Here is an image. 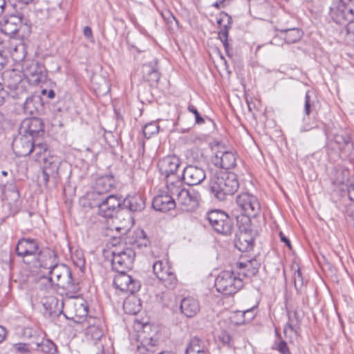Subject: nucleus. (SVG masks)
I'll use <instances>...</instances> for the list:
<instances>
[{"label": "nucleus", "mask_w": 354, "mask_h": 354, "mask_svg": "<svg viewBox=\"0 0 354 354\" xmlns=\"http://www.w3.org/2000/svg\"><path fill=\"white\" fill-rule=\"evenodd\" d=\"M313 104V101L311 100L309 91L306 92L305 95L304 104V113L306 115H309L311 111V106Z\"/></svg>", "instance_id": "obj_45"}, {"label": "nucleus", "mask_w": 354, "mask_h": 354, "mask_svg": "<svg viewBox=\"0 0 354 354\" xmlns=\"http://www.w3.org/2000/svg\"><path fill=\"white\" fill-rule=\"evenodd\" d=\"M236 156L232 151L218 150L212 158L213 164L224 169H232L236 166Z\"/></svg>", "instance_id": "obj_18"}, {"label": "nucleus", "mask_w": 354, "mask_h": 354, "mask_svg": "<svg viewBox=\"0 0 354 354\" xmlns=\"http://www.w3.org/2000/svg\"><path fill=\"white\" fill-rule=\"evenodd\" d=\"M42 95H47L49 99H53L55 96V93L53 89L48 91L47 89H43L41 91Z\"/></svg>", "instance_id": "obj_57"}, {"label": "nucleus", "mask_w": 354, "mask_h": 354, "mask_svg": "<svg viewBox=\"0 0 354 354\" xmlns=\"http://www.w3.org/2000/svg\"><path fill=\"white\" fill-rule=\"evenodd\" d=\"M123 206L131 212H141L145 208V200L140 194L129 196L123 201Z\"/></svg>", "instance_id": "obj_26"}, {"label": "nucleus", "mask_w": 354, "mask_h": 354, "mask_svg": "<svg viewBox=\"0 0 354 354\" xmlns=\"http://www.w3.org/2000/svg\"><path fill=\"white\" fill-rule=\"evenodd\" d=\"M37 254V266L48 270L55 266L57 256L54 250L45 248Z\"/></svg>", "instance_id": "obj_24"}, {"label": "nucleus", "mask_w": 354, "mask_h": 354, "mask_svg": "<svg viewBox=\"0 0 354 354\" xmlns=\"http://www.w3.org/2000/svg\"><path fill=\"white\" fill-rule=\"evenodd\" d=\"M37 349L46 354H57V347L50 339H44L41 343L36 342Z\"/></svg>", "instance_id": "obj_38"}, {"label": "nucleus", "mask_w": 354, "mask_h": 354, "mask_svg": "<svg viewBox=\"0 0 354 354\" xmlns=\"http://www.w3.org/2000/svg\"><path fill=\"white\" fill-rule=\"evenodd\" d=\"M277 350L279 352H280L281 354H290L289 348L288 347V345L285 341H281L278 346H277Z\"/></svg>", "instance_id": "obj_50"}, {"label": "nucleus", "mask_w": 354, "mask_h": 354, "mask_svg": "<svg viewBox=\"0 0 354 354\" xmlns=\"http://www.w3.org/2000/svg\"><path fill=\"white\" fill-rule=\"evenodd\" d=\"M214 286L218 292L225 295H232L243 288V278L233 271L224 270L216 278Z\"/></svg>", "instance_id": "obj_5"}, {"label": "nucleus", "mask_w": 354, "mask_h": 354, "mask_svg": "<svg viewBox=\"0 0 354 354\" xmlns=\"http://www.w3.org/2000/svg\"><path fill=\"white\" fill-rule=\"evenodd\" d=\"M153 271L156 277L168 288L175 287L177 279L172 269L162 261H156L153 264Z\"/></svg>", "instance_id": "obj_11"}, {"label": "nucleus", "mask_w": 354, "mask_h": 354, "mask_svg": "<svg viewBox=\"0 0 354 354\" xmlns=\"http://www.w3.org/2000/svg\"><path fill=\"white\" fill-rule=\"evenodd\" d=\"M36 333L37 332L35 330L29 327L25 328L23 331L24 337L29 339L34 337L36 335Z\"/></svg>", "instance_id": "obj_51"}, {"label": "nucleus", "mask_w": 354, "mask_h": 354, "mask_svg": "<svg viewBox=\"0 0 354 354\" xmlns=\"http://www.w3.org/2000/svg\"><path fill=\"white\" fill-rule=\"evenodd\" d=\"M59 300L55 297H49L45 299L43 302V306L46 309V313L49 316H53V314L57 315L58 312L61 311V309L58 308Z\"/></svg>", "instance_id": "obj_37"}, {"label": "nucleus", "mask_w": 354, "mask_h": 354, "mask_svg": "<svg viewBox=\"0 0 354 354\" xmlns=\"http://www.w3.org/2000/svg\"><path fill=\"white\" fill-rule=\"evenodd\" d=\"M218 337L224 345H230L231 337L226 332H222Z\"/></svg>", "instance_id": "obj_52"}, {"label": "nucleus", "mask_w": 354, "mask_h": 354, "mask_svg": "<svg viewBox=\"0 0 354 354\" xmlns=\"http://www.w3.org/2000/svg\"><path fill=\"white\" fill-rule=\"evenodd\" d=\"M13 348L19 352H24L28 353L29 352V346L28 344L25 343H17L13 345Z\"/></svg>", "instance_id": "obj_49"}, {"label": "nucleus", "mask_w": 354, "mask_h": 354, "mask_svg": "<svg viewBox=\"0 0 354 354\" xmlns=\"http://www.w3.org/2000/svg\"><path fill=\"white\" fill-rule=\"evenodd\" d=\"M123 308L126 313L136 315L141 310L140 299L135 296L128 297L123 304Z\"/></svg>", "instance_id": "obj_34"}, {"label": "nucleus", "mask_w": 354, "mask_h": 354, "mask_svg": "<svg viewBox=\"0 0 354 354\" xmlns=\"http://www.w3.org/2000/svg\"><path fill=\"white\" fill-rule=\"evenodd\" d=\"M19 2L24 4H28L32 2L34 0H18Z\"/></svg>", "instance_id": "obj_64"}, {"label": "nucleus", "mask_w": 354, "mask_h": 354, "mask_svg": "<svg viewBox=\"0 0 354 354\" xmlns=\"http://www.w3.org/2000/svg\"><path fill=\"white\" fill-rule=\"evenodd\" d=\"M31 153L34 154L35 161L41 162L48 158V153H50V151L48 150L46 143L36 142V140H35Z\"/></svg>", "instance_id": "obj_31"}, {"label": "nucleus", "mask_w": 354, "mask_h": 354, "mask_svg": "<svg viewBox=\"0 0 354 354\" xmlns=\"http://www.w3.org/2000/svg\"><path fill=\"white\" fill-rule=\"evenodd\" d=\"M231 0H217L215 3H213V6L216 8L217 9H220L221 8L225 7V3L226 1L229 2Z\"/></svg>", "instance_id": "obj_55"}, {"label": "nucleus", "mask_w": 354, "mask_h": 354, "mask_svg": "<svg viewBox=\"0 0 354 354\" xmlns=\"http://www.w3.org/2000/svg\"><path fill=\"white\" fill-rule=\"evenodd\" d=\"M160 77V73L157 68L155 70L151 75L147 77L146 81L149 82L151 85H153L157 83Z\"/></svg>", "instance_id": "obj_47"}, {"label": "nucleus", "mask_w": 354, "mask_h": 354, "mask_svg": "<svg viewBox=\"0 0 354 354\" xmlns=\"http://www.w3.org/2000/svg\"><path fill=\"white\" fill-rule=\"evenodd\" d=\"M210 225L216 232L225 236L230 235L234 228L233 223L229 216H227V219L222 218Z\"/></svg>", "instance_id": "obj_28"}, {"label": "nucleus", "mask_w": 354, "mask_h": 354, "mask_svg": "<svg viewBox=\"0 0 354 354\" xmlns=\"http://www.w3.org/2000/svg\"><path fill=\"white\" fill-rule=\"evenodd\" d=\"M329 16L335 24L345 27L347 39L354 41V0H340L333 3Z\"/></svg>", "instance_id": "obj_1"}, {"label": "nucleus", "mask_w": 354, "mask_h": 354, "mask_svg": "<svg viewBox=\"0 0 354 354\" xmlns=\"http://www.w3.org/2000/svg\"><path fill=\"white\" fill-rule=\"evenodd\" d=\"M22 24V17L11 15L3 19L1 23V30L8 35H15Z\"/></svg>", "instance_id": "obj_23"}, {"label": "nucleus", "mask_w": 354, "mask_h": 354, "mask_svg": "<svg viewBox=\"0 0 354 354\" xmlns=\"http://www.w3.org/2000/svg\"><path fill=\"white\" fill-rule=\"evenodd\" d=\"M288 322L286 324L283 329V333L286 336L288 335L289 332L297 333V329L299 328V317L297 311H288Z\"/></svg>", "instance_id": "obj_35"}, {"label": "nucleus", "mask_w": 354, "mask_h": 354, "mask_svg": "<svg viewBox=\"0 0 354 354\" xmlns=\"http://www.w3.org/2000/svg\"><path fill=\"white\" fill-rule=\"evenodd\" d=\"M180 309L187 317H194L200 310V306L197 300L193 297H186L182 299Z\"/></svg>", "instance_id": "obj_27"}, {"label": "nucleus", "mask_w": 354, "mask_h": 354, "mask_svg": "<svg viewBox=\"0 0 354 354\" xmlns=\"http://www.w3.org/2000/svg\"><path fill=\"white\" fill-rule=\"evenodd\" d=\"M279 237L281 241L284 243L289 248H291V243L290 240L283 234V232L279 233Z\"/></svg>", "instance_id": "obj_56"}, {"label": "nucleus", "mask_w": 354, "mask_h": 354, "mask_svg": "<svg viewBox=\"0 0 354 354\" xmlns=\"http://www.w3.org/2000/svg\"><path fill=\"white\" fill-rule=\"evenodd\" d=\"M8 62V55L6 51L0 49V71L4 68Z\"/></svg>", "instance_id": "obj_48"}, {"label": "nucleus", "mask_w": 354, "mask_h": 354, "mask_svg": "<svg viewBox=\"0 0 354 354\" xmlns=\"http://www.w3.org/2000/svg\"><path fill=\"white\" fill-rule=\"evenodd\" d=\"M236 202L243 215L256 217L260 212V204L257 197L251 194L245 192L239 194Z\"/></svg>", "instance_id": "obj_8"}, {"label": "nucleus", "mask_w": 354, "mask_h": 354, "mask_svg": "<svg viewBox=\"0 0 354 354\" xmlns=\"http://www.w3.org/2000/svg\"><path fill=\"white\" fill-rule=\"evenodd\" d=\"M188 110L189 112L192 113L195 116L196 123L198 124H201L204 123V119L201 116L198 110L193 105L188 106Z\"/></svg>", "instance_id": "obj_46"}, {"label": "nucleus", "mask_w": 354, "mask_h": 354, "mask_svg": "<svg viewBox=\"0 0 354 354\" xmlns=\"http://www.w3.org/2000/svg\"><path fill=\"white\" fill-rule=\"evenodd\" d=\"M235 246L241 252L249 251L253 248V239L245 232H240L235 239Z\"/></svg>", "instance_id": "obj_29"}, {"label": "nucleus", "mask_w": 354, "mask_h": 354, "mask_svg": "<svg viewBox=\"0 0 354 354\" xmlns=\"http://www.w3.org/2000/svg\"><path fill=\"white\" fill-rule=\"evenodd\" d=\"M6 6V0H0V15H1L3 13Z\"/></svg>", "instance_id": "obj_62"}, {"label": "nucleus", "mask_w": 354, "mask_h": 354, "mask_svg": "<svg viewBox=\"0 0 354 354\" xmlns=\"http://www.w3.org/2000/svg\"><path fill=\"white\" fill-rule=\"evenodd\" d=\"M48 270L51 282H56L57 286L64 290L70 297H75L80 287L78 281L73 279L69 267L64 264H58L56 261L55 266Z\"/></svg>", "instance_id": "obj_4"}, {"label": "nucleus", "mask_w": 354, "mask_h": 354, "mask_svg": "<svg viewBox=\"0 0 354 354\" xmlns=\"http://www.w3.org/2000/svg\"><path fill=\"white\" fill-rule=\"evenodd\" d=\"M91 330L94 333L93 338L95 339H100L103 335L102 330H100L96 327L91 328Z\"/></svg>", "instance_id": "obj_54"}, {"label": "nucleus", "mask_w": 354, "mask_h": 354, "mask_svg": "<svg viewBox=\"0 0 354 354\" xmlns=\"http://www.w3.org/2000/svg\"><path fill=\"white\" fill-rule=\"evenodd\" d=\"M112 255L111 265L116 272H122L132 268L136 254L131 248H115L112 251Z\"/></svg>", "instance_id": "obj_7"}, {"label": "nucleus", "mask_w": 354, "mask_h": 354, "mask_svg": "<svg viewBox=\"0 0 354 354\" xmlns=\"http://www.w3.org/2000/svg\"><path fill=\"white\" fill-rule=\"evenodd\" d=\"M3 77L5 84L12 91L13 97L19 98L26 94V81L18 72L15 70L6 71Z\"/></svg>", "instance_id": "obj_9"}, {"label": "nucleus", "mask_w": 354, "mask_h": 354, "mask_svg": "<svg viewBox=\"0 0 354 354\" xmlns=\"http://www.w3.org/2000/svg\"><path fill=\"white\" fill-rule=\"evenodd\" d=\"M24 73L29 81L35 84L44 82L47 76L44 66L37 62H32L28 65Z\"/></svg>", "instance_id": "obj_17"}, {"label": "nucleus", "mask_w": 354, "mask_h": 354, "mask_svg": "<svg viewBox=\"0 0 354 354\" xmlns=\"http://www.w3.org/2000/svg\"><path fill=\"white\" fill-rule=\"evenodd\" d=\"M218 38L221 41L225 48V52L228 56H231L230 53V45L227 41L228 34L226 30H219Z\"/></svg>", "instance_id": "obj_44"}, {"label": "nucleus", "mask_w": 354, "mask_h": 354, "mask_svg": "<svg viewBox=\"0 0 354 354\" xmlns=\"http://www.w3.org/2000/svg\"><path fill=\"white\" fill-rule=\"evenodd\" d=\"M157 352V339L152 337L145 338L140 345L137 346L136 354H155Z\"/></svg>", "instance_id": "obj_32"}, {"label": "nucleus", "mask_w": 354, "mask_h": 354, "mask_svg": "<svg viewBox=\"0 0 354 354\" xmlns=\"http://www.w3.org/2000/svg\"><path fill=\"white\" fill-rule=\"evenodd\" d=\"M295 288L298 293H301L304 287V279L299 269L293 275Z\"/></svg>", "instance_id": "obj_41"}, {"label": "nucleus", "mask_w": 354, "mask_h": 354, "mask_svg": "<svg viewBox=\"0 0 354 354\" xmlns=\"http://www.w3.org/2000/svg\"><path fill=\"white\" fill-rule=\"evenodd\" d=\"M333 140L341 151L349 152L353 148L351 138L346 133L334 134Z\"/></svg>", "instance_id": "obj_33"}, {"label": "nucleus", "mask_w": 354, "mask_h": 354, "mask_svg": "<svg viewBox=\"0 0 354 354\" xmlns=\"http://www.w3.org/2000/svg\"><path fill=\"white\" fill-rule=\"evenodd\" d=\"M89 203L91 207H97L99 215L111 218L122 204V199L116 195L110 194L97 197Z\"/></svg>", "instance_id": "obj_6"}, {"label": "nucleus", "mask_w": 354, "mask_h": 354, "mask_svg": "<svg viewBox=\"0 0 354 354\" xmlns=\"http://www.w3.org/2000/svg\"><path fill=\"white\" fill-rule=\"evenodd\" d=\"M7 335L6 328L0 326V344L4 341Z\"/></svg>", "instance_id": "obj_58"}, {"label": "nucleus", "mask_w": 354, "mask_h": 354, "mask_svg": "<svg viewBox=\"0 0 354 354\" xmlns=\"http://www.w3.org/2000/svg\"><path fill=\"white\" fill-rule=\"evenodd\" d=\"M6 181L0 180V189H2L4 188L6 184Z\"/></svg>", "instance_id": "obj_63"}, {"label": "nucleus", "mask_w": 354, "mask_h": 354, "mask_svg": "<svg viewBox=\"0 0 354 354\" xmlns=\"http://www.w3.org/2000/svg\"><path fill=\"white\" fill-rule=\"evenodd\" d=\"M185 354H206L205 343L198 337L190 339Z\"/></svg>", "instance_id": "obj_30"}, {"label": "nucleus", "mask_w": 354, "mask_h": 354, "mask_svg": "<svg viewBox=\"0 0 354 354\" xmlns=\"http://www.w3.org/2000/svg\"><path fill=\"white\" fill-rule=\"evenodd\" d=\"M167 192L166 194H160L153 198L152 206L156 210L167 212L176 207L175 196Z\"/></svg>", "instance_id": "obj_20"}, {"label": "nucleus", "mask_w": 354, "mask_h": 354, "mask_svg": "<svg viewBox=\"0 0 354 354\" xmlns=\"http://www.w3.org/2000/svg\"><path fill=\"white\" fill-rule=\"evenodd\" d=\"M260 265L255 259L248 260L246 262H239L236 263V267L239 270L238 274L242 278L253 277L258 272Z\"/></svg>", "instance_id": "obj_25"}, {"label": "nucleus", "mask_w": 354, "mask_h": 354, "mask_svg": "<svg viewBox=\"0 0 354 354\" xmlns=\"http://www.w3.org/2000/svg\"><path fill=\"white\" fill-rule=\"evenodd\" d=\"M206 178L205 170L197 166L188 165L183 172V179L186 184L190 186L201 184Z\"/></svg>", "instance_id": "obj_16"}, {"label": "nucleus", "mask_w": 354, "mask_h": 354, "mask_svg": "<svg viewBox=\"0 0 354 354\" xmlns=\"http://www.w3.org/2000/svg\"><path fill=\"white\" fill-rule=\"evenodd\" d=\"M157 68H158L156 66V62H155L154 63L144 64L142 68L143 78L146 80L147 77H149L151 75V73H152Z\"/></svg>", "instance_id": "obj_43"}, {"label": "nucleus", "mask_w": 354, "mask_h": 354, "mask_svg": "<svg viewBox=\"0 0 354 354\" xmlns=\"http://www.w3.org/2000/svg\"><path fill=\"white\" fill-rule=\"evenodd\" d=\"M227 216H228V215L224 212L214 209L207 214V220L210 224L222 218L227 219Z\"/></svg>", "instance_id": "obj_42"}, {"label": "nucleus", "mask_w": 354, "mask_h": 354, "mask_svg": "<svg viewBox=\"0 0 354 354\" xmlns=\"http://www.w3.org/2000/svg\"><path fill=\"white\" fill-rule=\"evenodd\" d=\"M281 33H284L283 39L287 44H294L300 40L303 35V32L298 28H289L280 30Z\"/></svg>", "instance_id": "obj_36"}, {"label": "nucleus", "mask_w": 354, "mask_h": 354, "mask_svg": "<svg viewBox=\"0 0 354 354\" xmlns=\"http://www.w3.org/2000/svg\"><path fill=\"white\" fill-rule=\"evenodd\" d=\"M82 308V312L80 315V317H84L86 316L88 314V307L86 306H84L83 304L81 305Z\"/></svg>", "instance_id": "obj_61"}, {"label": "nucleus", "mask_w": 354, "mask_h": 354, "mask_svg": "<svg viewBox=\"0 0 354 354\" xmlns=\"http://www.w3.org/2000/svg\"><path fill=\"white\" fill-rule=\"evenodd\" d=\"M180 160L176 156H167L161 159L158 162V168L162 176H165L166 178V188L167 189V182L169 180H176L180 179L179 177H176L175 174L178 171L180 165Z\"/></svg>", "instance_id": "obj_12"}, {"label": "nucleus", "mask_w": 354, "mask_h": 354, "mask_svg": "<svg viewBox=\"0 0 354 354\" xmlns=\"http://www.w3.org/2000/svg\"><path fill=\"white\" fill-rule=\"evenodd\" d=\"M348 196L350 200L354 201V184L351 185L348 189Z\"/></svg>", "instance_id": "obj_59"}, {"label": "nucleus", "mask_w": 354, "mask_h": 354, "mask_svg": "<svg viewBox=\"0 0 354 354\" xmlns=\"http://www.w3.org/2000/svg\"><path fill=\"white\" fill-rule=\"evenodd\" d=\"M211 192L219 201H225L228 196H232L239 189V183L234 173L218 171L209 180Z\"/></svg>", "instance_id": "obj_2"}, {"label": "nucleus", "mask_w": 354, "mask_h": 354, "mask_svg": "<svg viewBox=\"0 0 354 354\" xmlns=\"http://www.w3.org/2000/svg\"><path fill=\"white\" fill-rule=\"evenodd\" d=\"M117 272L118 274L113 279V284L117 289L131 294H133L140 290L141 286L140 282L128 274L126 270Z\"/></svg>", "instance_id": "obj_13"}, {"label": "nucleus", "mask_w": 354, "mask_h": 354, "mask_svg": "<svg viewBox=\"0 0 354 354\" xmlns=\"http://www.w3.org/2000/svg\"><path fill=\"white\" fill-rule=\"evenodd\" d=\"M167 191L175 196L176 205H178L183 211L192 212L199 205L200 194L194 190H189L184 187L180 179L169 180Z\"/></svg>", "instance_id": "obj_3"}, {"label": "nucleus", "mask_w": 354, "mask_h": 354, "mask_svg": "<svg viewBox=\"0 0 354 354\" xmlns=\"http://www.w3.org/2000/svg\"><path fill=\"white\" fill-rule=\"evenodd\" d=\"M159 130V126L156 122L147 124L143 128V133L145 138L149 139L153 135L157 133Z\"/></svg>", "instance_id": "obj_40"}, {"label": "nucleus", "mask_w": 354, "mask_h": 354, "mask_svg": "<svg viewBox=\"0 0 354 354\" xmlns=\"http://www.w3.org/2000/svg\"><path fill=\"white\" fill-rule=\"evenodd\" d=\"M42 178L45 185L50 180L57 183L59 178V168L61 165L60 158L48 153V158L43 160Z\"/></svg>", "instance_id": "obj_10"}, {"label": "nucleus", "mask_w": 354, "mask_h": 354, "mask_svg": "<svg viewBox=\"0 0 354 354\" xmlns=\"http://www.w3.org/2000/svg\"><path fill=\"white\" fill-rule=\"evenodd\" d=\"M43 109L42 99L39 95L27 96L22 106L23 112L27 115H39L41 113Z\"/></svg>", "instance_id": "obj_22"}, {"label": "nucleus", "mask_w": 354, "mask_h": 354, "mask_svg": "<svg viewBox=\"0 0 354 354\" xmlns=\"http://www.w3.org/2000/svg\"><path fill=\"white\" fill-rule=\"evenodd\" d=\"M44 123L37 117L24 119L20 124L19 133L31 136L34 140L44 134Z\"/></svg>", "instance_id": "obj_14"}, {"label": "nucleus", "mask_w": 354, "mask_h": 354, "mask_svg": "<svg viewBox=\"0 0 354 354\" xmlns=\"http://www.w3.org/2000/svg\"><path fill=\"white\" fill-rule=\"evenodd\" d=\"M217 24L221 27L220 30H226L227 33L229 34V30L232 24V19L228 14L221 12L217 18Z\"/></svg>", "instance_id": "obj_39"}, {"label": "nucleus", "mask_w": 354, "mask_h": 354, "mask_svg": "<svg viewBox=\"0 0 354 354\" xmlns=\"http://www.w3.org/2000/svg\"><path fill=\"white\" fill-rule=\"evenodd\" d=\"M35 140L31 136L19 133L12 144V149L17 156H26L31 153Z\"/></svg>", "instance_id": "obj_15"}, {"label": "nucleus", "mask_w": 354, "mask_h": 354, "mask_svg": "<svg viewBox=\"0 0 354 354\" xmlns=\"http://www.w3.org/2000/svg\"><path fill=\"white\" fill-rule=\"evenodd\" d=\"M7 95V91L3 88L2 84L0 83V105H2L4 103Z\"/></svg>", "instance_id": "obj_53"}, {"label": "nucleus", "mask_w": 354, "mask_h": 354, "mask_svg": "<svg viewBox=\"0 0 354 354\" xmlns=\"http://www.w3.org/2000/svg\"><path fill=\"white\" fill-rule=\"evenodd\" d=\"M84 35L86 38H91L92 35V30L88 26H85L84 28Z\"/></svg>", "instance_id": "obj_60"}, {"label": "nucleus", "mask_w": 354, "mask_h": 354, "mask_svg": "<svg viewBox=\"0 0 354 354\" xmlns=\"http://www.w3.org/2000/svg\"><path fill=\"white\" fill-rule=\"evenodd\" d=\"M39 250L38 243L33 239H21L16 246V253L19 257H25L37 254Z\"/></svg>", "instance_id": "obj_21"}, {"label": "nucleus", "mask_w": 354, "mask_h": 354, "mask_svg": "<svg viewBox=\"0 0 354 354\" xmlns=\"http://www.w3.org/2000/svg\"><path fill=\"white\" fill-rule=\"evenodd\" d=\"M114 180L112 176H102L97 179L94 191L87 194L89 201L104 196V194L113 187Z\"/></svg>", "instance_id": "obj_19"}]
</instances>
